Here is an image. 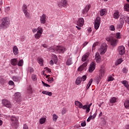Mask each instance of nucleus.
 Segmentation results:
<instances>
[{
  "instance_id": "obj_2",
  "label": "nucleus",
  "mask_w": 129,
  "mask_h": 129,
  "mask_svg": "<svg viewBox=\"0 0 129 129\" xmlns=\"http://www.w3.org/2000/svg\"><path fill=\"white\" fill-rule=\"evenodd\" d=\"M106 40L107 42H110L111 45L112 46V47H115L116 46L117 40L113 38L112 37H107L106 38Z\"/></svg>"
},
{
  "instance_id": "obj_61",
  "label": "nucleus",
  "mask_w": 129,
  "mask_h": 129,
  "mask_svg": "<svg viewBox=\"0 0 129 129\" xmlns=\"http://www.w3.org/2000/svg\"><path fill=\"white\" fill-rule=\"evenodd\" d=\"M29 72L30 73H33L34 72V70L32 68H29Z\"/></svg>"
},
{
  "instance_id": "obj_52",
  "label": "nucleus",
  "mask_w": 129,
  "mask_h": 129,
  "mask_svg": "<svg viewBox=\"0 0 129 129\" xmlns=\"http://www.w3.org/2000/svg\"><path fill=\"white\" fill-rule=\"evenodd\" d=\"M110 31H114L115 30V28H114V25H111L110 26Z\"/></svg>"
},
{
  "instance_id": "obj_57",
  "label": "nucleus",
  "mask_w": 129,
  "mask_h": 129,
  "mask_svg": "<svg viewBox=\"0 0 129 129\" xmlns=\"http://www.w3.org/2000/svg\"><path fill=\"white\" fill-rule=\"evenodd\" d=\"M24 129H29V127L27 125V124H24L23 126Z\"/></svg>"
},
{
  "instance_id": "obj_36",
  "label": "nucleus",
  "mask_w": 129,
  "mask_h": 129,
  "mask_svg": "<svg viewBox=\"0 0 129 129\" xmlns=\"http://www.w3.org/2000/svg\"><path fill=\"white\" fill-rule=\"evenodd\" d=\"M100 80H101V78L100 77V76H98L96 77V81L97 84H98L99 82H100Z\"/></svg>"
},
{
  "instance_id": "obj_9",
  "label": "nucleus",
  "mask_w": 129,
  "mask_h": 129,
  "mask_svg": "<svg viewBox=\"0 0 129 129\" xmlns=\"http://www.w3.org/2000/svg\"><path fill=\"white\" fill-rule=\"evenodd\" d=\"M56 50L57 52H58V53H64L66 50V49L63 46H58L56 48Z\"/></svg>"
},
{
  "instance_id": "obj_11",
  "label": "nucleus",
  "mask_w": 129,
  "mask_h": 129,
  "mask_svg": "<svg viewBox=\"0 0 129 129\" xmlns=\"http://www.w3.org/2000/svg\"><path fill=\"white\" fill-rule=\"evenodd\" d=\"M107 49V46L101 45V47L100 48V51H101V55H103L104 54H105V52H106Z\"/></svg>"
},
{
  "instance_id": "obj_13",
  "label": "nucleus",
  "mask_w": 129,
  "mask_h": 129,
  "mask_svg": "<svg viewBox=\"0 0 129 129\" xmlns=\"http://www.w3.org/2000/svg\"><path fill=\"white\" fill-rule=\"evenodd\" d=\"M121 16H120V23L118 25V28L119 29H120L121 28H122L124 24V20L123 19H121Z\"/></svg>"
},
{
  "instance_id": "obj_56",
  "label": "nucleus",
  "mask_w": 129,
  "mask_h": 129,
  "mask_svg": "<svg viewBox=\"0 0 129 129\" xmlns=\"http://www.w3.org/2000/svg\"><path fill=\"white\" fill-rule=\"evenodd\" d=\"M80 103V101H75V105H76L77 106H79Z\"/></svg>"
},
{
  "instance_id": "obj_3",
  "label": "nucleus",
  "mask_w": 129,
  "mask_h": 129,
  "mask_svg": "<svg viewBox=\"0 0 129 129\" xmlns=\"http://www.w3.org/2000/svg\"><path fill=\"white\" fill-rule=\"evenodd\" d=\"M11 120L12 121V125L15 127L19 126V120L15 116H13L11 117Z\"/></svg>"
},
{
  "instance_id": "obj_49",
  "label": "nucleus",
  "mask_w": 129,
  "mask_h": 129,
  "mask_svg": "<svg viewBox=\"0 0 129 129\" xmlns=\"http://www.w3.org/2000/svg\"><path fill=\"white\" fill-rule=\"evenodd\" d=\"M28 6L26 5L25 4L23 5V12H24V10H25V11H28Z\"/></svg>"
},
{
  "instance_id": "obj_40",
  "label": "nucleus",
  "mask_w": 129,
  "mask_h": 129,
  "mask_svg": "<svg viewBox=\"0 0 129 129\" xmlns=\"http://www.w3.org/2000/svg\"><path fill=\"white\" fill-rule=\"evenodd\" d=\"M53 120L56 121V120L58 119V116L56 114H53L52 115Z\"/></svg>"
},
{
  "instance_id": "obj_38",
  "label": "nucleus",
  "mask_w": 129,
  "mask_h": 129,
  "mask_svg": "<svg viewBox=\"0 0 129 129\" xmlns=\"http://www.w3.org/2000/svg\"><path fill=\"white\" fill-rule=\"evenodd\" d=\"M23 64H24V60L23 59H21L20 60H19V61L18 63V66H20V67L23 66Z\"/></svg>"
},
{
  "instance_id": "obj_31",
  "label": "nucleus",
  "mask_w": 129,
  "mask_h": 129,
  "mask_svg": "<svg viewBox=\"0 0 129 129\" xmlns=\"http://www.w3.org/2000/svg\"><path fill=\"white\" fill-rule=\"evenodd\" d=\"M27 92L28 93H33V88H32L31 85H29V86L28 87L27 89Z\"/></svg>"
},
{
  "instance_id": "obj_4",
  "label": "nucleus",
  "mask_w": 129,
  "mask_h": 129,
  "mask_svg": "<svg viewBox=\"0 0 129 129\" xmlns=\"http://www.w3.org/2000/svg\"><path fill=\"white\" fill-rule=\"evenodd\" d=\"M99 26H100V18L97 17L94 23L95 30H98V28H99Z\"/></svg>"
},
{
  "instance_id": "obj_8",
  "label": "nucleus",
  "mask_w": 129,
  "mask_h": 129,
  "mask_svg": "<svg viewBox=\"0 0 129 129\" xmlns=\"http://www.w3.org/2000/svg\"><path fill=\"white\" fill-rule=\"evenodd\" d=\"M83 25H84V19L82 18H79L77 21V26L81 27L83 26Z\"/></svg>"
},
{
  "instance_id": "obj_53",
  "label": "nucleus",
  "mask_w": 129,
  "mask_h": 129,
  "mask_svg": "<svg viewBox=\"0 0 129 129\" xmlns=\"http://www.w3.org/2000/svg\"><path fill=\"white\" fill-rule=\"evenodd\" d=\"M81 126H85L86 125V121H84L81 124Z\"/></svg>"
},
{
  "instance_id": "obj_63",
  "label": "nucleus",
  "mask_w": 129,
  "mask_h": 129,
  "mask_svg": "<svg viewBox=\"0 0 129 129\" xmlns=\"http://www.w3.org/2000/svg\"><path fill=\"white\" fill-rule=\"evenodd\" d=\"M45 69L48 71V72L51 73V70L48 68H45Z\"/></svg>"
},
{
  "instance_id": "obj_50",
  "label": "nucleus",
  "mask_w": 129,
  "mask_h": 129,
  "mask_svg": "<svg viewBox=\"0 0 129 129\" xmlns=\"http://www.w3.org/2000/svg\"><path fill=\"white\" fill-rule=\"evenodd\" d=\"M38 63L43 65V63H44V60L42 58H39L38 59Z\"/></svg>"
},
{
  "instance_id": "obj_42",
  "label": "nucleus",
  "mask_w": 129,
  "mask_h": 129,
  "mask_svg": "<svg viewBox=\"0 0 129 129\" xmlns=\"http://www.w3.org/2000/svg\"><path fill=\"white\" fill-rule=\"evenodd\" d=\"M95 58L96 61H100V55L99 54H98V56L97 54H96Z\"/></svg>"
},
{
  "instance_id": "obj_29",
  "label": "nucleus",
  "mask_w": 129,
  "mask_h": 129,
  "mask_svg": "<svg viewBox=\"0 0 129 129\" xmlns=\"http://www.w3.org/2000/svg\"><path fill=\"white\" fill-rule=\"evenodd\" d=\"M124 11H125L126 12H129V4H124Z\"/></svg>"
},
{
  "instance_id": "obj_43",
  "label": "nucleus",
  "mask_w": 129,
  "mask_h": 129,
  "mask_svg": "<svg viewBox=\"0 0 129 129\" xmlns=\"http://www.w3.org/2000/svg\"><path fill=\"white\" fill-rule=\"evenodd\" d=\"M42 83L43 85V86H45V87H50L51 86H50L49 85L45 83V82H43V81H42Z\"/></svg>"
},
{
  "instance_id": "obj_44",
  "label": "nucleus",
  "mask_w": 129,
  "mask_h": 129,
  "mask_svg": "<svg viewBox=\"0 0 129 129\" xmlns=\"http://www.w3.org/2000/svg\"><path fill=\"white\" fill-rule=\"evenodd\" d=\"M122 59L121 58H119V59H118V60L117 61V63H116V65H119V64L121 63V62H122Z\"/></svg>"
},
{
  "instance_id": "obj_54",
  "label": "nucleus",
  "mask_w": 129,
  "mask_h": 129,
  "mask_svg": "<svg viewBox=\"0 0 129 129\" xmlns=\"http://www.w3.org/2000/svg\"><path fill=\"white\" fill-rule=\"evenodd\" d=\"M9 85H14L15 83H14V82L13 81H10L9 82Z\"/></svg>"
},
{
  "instance_id": "obj_64",
  "label": "nucleus",
  "mask_w": 129,
  "mask_h": 129,
  "mask_svg": "<svg viewBox=\"0 0 129 129\" xmlns=\"http://www.w3.org/2000/svg\"><path fill=\"white\" fill-rule=\"evenodd\" d=\"M125 129H129V124L126 125L125 126Z\"/></svg>"
},
{
  "instance_id": "obj_12",
  "label": "nucleus",
  "mask_w": 129,
  "mask_h": 129,
  "mask_svg": "<svg viewBox=\"0 0 129 129\" xmlns=\"http://www.w3.org/2000/svg\"><path fill=\"white\" fill-rule=\"evenodd\" d=\"M67 5H68L67 1L63 0V1H61V2L58 4V7H63V8H65V7H66Z\"/></svg>"
},
{
  "instance_id": "obj_58",
  "label": "nucleus",
  "mask_w": 129,
  "mask_h": 129,
  "mask_svg": "<svg viewBox=\"0 0 129 129\" xmlns=\"http://www.w3.org/2000/svg\"><path fill=\"white\" fill-rule=\"evenodd\" d=\"M87 105H85L83 106L82 108H83V109H86V110H87Z\"/></svg>"
},
{
  "instance_id": "obj_47",
  "label": "nucleus",
  "mask_w": 129,
  "mask_h": 129,
  "mask_svg": "<svg viewBox=\"0 0 129 129\" xmlns=\"http://www.w3.org/2000/svg\"><path fill=\"white\" fill-rule=\"evenodd\" d=\"M41 35L39 34L38 33H36L35 35V39H40V37H41Z\"/></svg>"
},
{
  "instance_id": "obj_21",
  "label": "nucleus",
  "mask_w": 129,
  "mask_h": 129,
  "mask_svg": "<svg viewBox=\"0 0 129 129\" xmlns=\"http://www.w3.org/2000/svg\"><path fill=\"white\" fill-rule=\"evenodd\" d=\"M86 66H87V63H83L82 66H81L78 69V71H82V70H83L84 69V67H86Z\"/></svg>"
},
{
  "instance_id": "obj_45",
  "label": "nucleus",
  "mask_w": 129,
  "mask_h": 129,
  "mask_svg": "<svg viewBox=\"0 0 129 129\" xmlns=\"http://www.w3.org/2000/svg\"><path fill=\"white\" fill-rule=\"evenodd\" d=\"M86 78H87V77H86V75H84L82 77H81V80L82 81H85L86 80Z\"/></svg>"
},
{
  "instance_id": "obj_5",
  "label": "nucleus",
  "mask_w": 129,
  "mask_h": 129,
  "mask_svg": "<svg viewBox=\"0 0 129 129\" xmlns=\"http://www.w3.org/2000/svg\"><path fill=\"white\" fill-rule=\"evenodd\" d=\"M118 52L121 56L124 55V53H125V48H124V46L122 45L119 46L118 48Z\"/></svg>"
},
{
  "instance_id": "obj_23",
  "label": "nucleus",
  "mask_w": 129,
  "mask_h": 129,
  "mask_svg": "<svg viewBox=\"0 0 129 129\" xmlns=\"http://www.w3.org/2000/svg\"><path fill=\"white\" fill-rule=\"evenodd\" d=\"M23 13L27 19H30V13L28 12V10H23Z\"/></svg>"
},
{
  "instance_id": "obj_15",
  "label": "nucleus",
  "mask_w": 129,
  "mask_h": 129,
  "mask_svg": "<svg viewBox=\"0 0 129 129\" xmlns=\"http://www.w3.org/2000/svg\"><path fill=\"white\" fill-rule=\"evenodd\" d=\"M88 57H89V52H87L82 56V61L83 62H85V61H86V60H87Z\"/></svg>"
},
{
  "instance_id": "obj_48",
  "label": "nucleus",
  "mask_w": 129,
  "mask_h": 129,
  "mask_svg": "<svg viewBox=\"0 0 129 129\" xmlns=\"http://www.w3.org/2000/svg\"><path fill=\"white\" fill-rule=\"evenodd\" d=\"M0 82H1V84H4V83H6V80H5L4 78H2L0 79Z\"/></svg>"
},
{
  "instance_id": "obj_7",
  "label": "nucleus",
  "mask_w": 129,
  "mask_h": 129,
  "mask_svg": "<svg viewBox=\"0 0 129 129\" xmlns=\"http://www.w3.org/2000/svg\"><path fill=\"white\" fill-rule=\"evenodd\" d=\"M14 96L15 97V101H16V102H20V101H21V93H15L14 94Z\"/></svg>"
},
{
  "instance_id": "obj_51",
  "label": "nucleus",
  "mask_w": 129,
  "mask_h": 129,
  "mask_svg": "<svg viewBox=\"0 0 129 129\" xmlns=\"http://www.w3.org/2000/svg\"><path fill=\"white\" fill-rule=\"evenodd\" d=\"M116 36L117 39H120V33L117 32L116 34Z\"/></svg>"
},
{
  "instance_id": "obj_26",
  "label": "nucleus",
  "mask_w": 129,
  "mask_h": 129,
  "mask_svg": "<svg viewBox=\"0 0 129 129\" xmlns=\"http://www.w3.org/2000/svg\"><path fill=\"white\" fill-rule=\"evenodd\" d=\"M124 105L125 108H129V99H127L125 101Z\"/></svg>"
},
{
  "instance_id": "obj_55",
  "label": "nucleus",
  "mask_w": 129,
  "mask_h": 129,
  "mask_svg": "<svg viewBox=\"0 0 129 129\" xmlns=\"http://www.w3.org/2000/svg\"><path fill=\"white\" fill-rule=\"evenodd\" d=\"M122 72L124 73H127V69H126L125 68H123L122 70Z\"/></svg>"
},
{
  "instance_id": "obj_16",
  "label": "nucleus",
  "mask_w": 129,
  "mask_h": 129,
  "mask_svg": "<svg viewBox=\"0 0 129 129\" xmlns=\"http://www.w3.org/2000/svg\"><path fill=\"white\" fill-rule=\"evenodd\" d=\"M123 19L126 23H127L129 25V17L127 16L121 15V19Z\"/></svg>"
},
{
  "instance_id": "obj_39",
  "label": "nucleus",
  "mask_w": 129,
  "mask_h": 129,
  "mask_svg": "<svg viewBox=\"0 0 129 129\" xmlns=\"http://www.w3.org/2000/svg\"><path fill=\"white\" fill-rule=\"evenodd\" d=\"M98 45V42H95L92 46V50L93 51V50H95V47Z\"/></svg>"
},
{
  "instance_id": "obj_32",
  "label": "nucleus",
  "mask_w": 129,
  "mask_h": 129,
  "mask_svg": "<svg viewBox=\"0 0 129 129\" xmlns=\"http://www.w3.org/2000/svg\"><path fill=\"white\" fill-rule=\"evenodd\" d=\"M20 77L19 76H14L13 77V81H15V82H18L19 80H20Z\"/></svg>"
},
{
  "instance_id": "obj_59",
  "label": "nucleus",
  "mask_w": 129,
  "mask_h": 129,
  "mask_svg": "<svg viewBox=\"0 0 129 129\" xmlns=\"http://www.w3.org/2000/svg\"><path fill=\"white\" fill-rule=\"evenodd\" d=\"M62 114H65L66 113V110L65 109H63L61 111Z\"/></svg>"
},
{
  "instance_id": "obj_14",
  "label": "nucleus",
  "mask_w": 129,
  "mask_h": 129,
  "mask_svg": "<svg viewBox=\"0 0 129 129\" xmlns=\"http://www.w3.org/2000/svg\"><path fill=\"white\" fill-rule=\"evenodd\" d=\"M47 16L45 14H43L41 17L40 19V23L41 24H45L46 23V17Z\"/></svg>"
},
{
  "instance_id": "obj_6",
  "label": "nucleus",
  "mask_w": 129,
  "mask_h": 129,
  "mask_svg": "<svg viewBox=\"0 0 129 129\" xmlns=\"http://www.w3.org/2000/svg\"><path fill=\"white\" fill-rule=\"evenodd\" d=\"M2 103L3 104L4 106L8 107V108H11V107H12V104L11 103V102H10V101L8 100H3L2 101Z\"/></svg>"
},
{
  "instance_id": "obj_18",
  "label": "nucleus",
  "mask_w": 129,
  "mask_h": 129,
  "mask_svg": "<svg viewBox=\"0 0 129 129\" xmlns=\"http://www.w3.org/2000/svg\"><path fill=\"white\" fill-rule=\"evenodd\" d=\"M11 64L13 66H16L18 64V60L16 58H13L11 60Z\"/></svg>"
},
{
  "instance_id": "obj_28",
  "label": "nucleus",
  "mask_w": 129,
  "mask_h": 129,
  "mask_svg": "<svg viewBox=\"0 0 129 129\" xmlns=\"http://www.w3.org/2000/svg\"><path fill=\"white\" fill-rule=\"evenodd\" d=\"M121 83L123 84L124 86H125V87H126L127 88L129 86L128 82L126 81H122Z\"/></svg>"
},
{
  "instance_id": "obj_1",
  "label": "nucleus",
  "mask_w": 129,
  "mask_h": 129,
  "mask_svg": "<svg viewBox=\"0 0 129 129\" xmlns=\"http://www.w3.org/2000/svg\"><path fill=\"white\" fill-rule=\"evenodd\" d=\"M10 26V20L9 18L5 17L2 19V23L0 25V30L7 29Z\"/></svg>"
},
{
  "instance_id": "obj_37",
  "label": "nucleus",
  "mask_w": 129,
  "mask_h": 129,
  "mask_svg": "<svg viewBox=\"0 0 129 129\" xmlns=\"http://www.w3.org/2000/svg\"><path fill=\"white\" fill-rule=\"evenodd\" d=\"M110 102L111 103H115V102H116V98H112L110 100Z\"/></svg>"
},
{
  "instance_id": "obj_33",
  "label": "nucleus",
  "mask_w": 129,
  "mask_h": 129,
  "mask_svg": "<svg viewBox=\"0 0 129 129\" xmlns=\"http://www.w3.org/2000/svg\"><path fill=\"white\" fill-rule=\"evenodd\" d=\"M45 121H46L45 117H42L39 120V123H40V124H43V123H44Z\"/></svg>"
},
{
  "instance_id": "obj_27",
  "label": "nucleus",
  "mask_w": 129,
  "mask_h": 129,
  "mask_svg": "<svg viewBox=\"0 0 129 129\" xmlns=\"http://www.w3.org/2000/svg\"><path fill=\"white\" fill-rule=\"evenodd\" d=\"M37 30L38 31H37V34H39L42 35V34L43 33V29H42L41 27H38Z\"/></svg>"
},
{
  "instance_id": "obj_41",
  "label": "nucleus",
  "mask_w": 129,
  "mask_h": 129,
  "mask_svg": "<svg viewBox=\"0 0 129 129\" xmlns=\"http://www.w3.org/2000/svg\"><path fill=\"white\" fill-rule=\"evenodd\" d=\"M31 77L32 80H33L34 81H36V80H37V76L36 75H32Z\"/></svg>"
},
{
  "instance_id": "obj_17",
  "label": "nucleus",
  "mask_w": 129,
  "mask_h": 129,
  "mask_svg": "<svg viewBox=\"0 0 129 129\" xmlns=\"http://www.w3.org/2000/svg\"><path fill=\"white\" fill-rule=\"evenodd\" d=\"M90 7H91L90 5L86 6V7L84 8V9L83 10L82 14H83V15H84V14H85V13H87L88 12V11H89Z\"/></svg>"
},
{
  "instance_id": "obj_10",
  "label": "nucleus",
  "mask_w": 129,
  "mask_h": 129,
  "mask_svg": "<svg viewBox=\"0 0 129 129\" xmlns=\"http://www.w3.org/2000/svg\"><path fill=\"white\" fill-rule=\"evenodd\" d=\"M95 62H92L90 64V67L89 68V72L91 73L93 72L94 69H95Z\"/></svg>"
},
{
  "instance_id": "obj_35",
  "label": "nucleus",
  "mask_w": 129,
  "mask_h": 129,
  "mask_svg": "<svg viewBox=\"0 0 129 129\" xmlns=\"http://www.w3.org/2000/svg\"><path fill=\"white\" fill-rule=\"evenodd\" d=\"M92 105V103H91L87 107V109L86 110V113H88L90 111V106Z\"/></svg>"
},
{
  "instance_id": "obj_46",
  "label": "nucleus",
  "mask_w": 129,
  "mask_h": 129,
  "mask_svg": "<svg viewBox=\"0 0 129 129\" xmlns=\"http://www.w3.org/2000/svg\"><path fill=\"white\" fill-rule=\"evenodd\" d=\"M114 80V78L112 77H109L107 80V81L109 82V81H113Z\"/></svg>"
},
{
  "instance_id": "obj_22",
  "label": "nucleus",
  "mask_w": 129,
  "mask_h": 129,
  "mask_svg": "<svg viewBox=\"0 0 129 129\" xmlns=\"http://www.w3.org/2000/svg\"><path fill=\"white\" fill-rule=\"evenodd\" d=\"M43 94H45V95H48V96H51L53 93L51 92L47 91H43L42 92Z\"/></svg>"
},
{
  "instance_id": "obj_34",
  "label": "nucleus",
  "mask_w": 129,
  "mask_h": 129,
  "mask_svg": "<svg viewBox=\"0 0 129 129\" xmlns=\"http://www.w3.org/2000/svg\"><path fill=\"white\" fill-rule=\"evenodd\" d=\"M106 12V10L105 9L101 10L100 12V16H104V15L105 14Z\"/></svg>"
},
{
  "instance_id": "obj_25",
  "label": "nucleus",
  "mask_w": 129,
  "mask_h": 129,
  "mask_svg": "<svg viewBox=\"0 0 129 129\" xmlns=\"http://www.w3.org/2000/svg\"><path fill=\"white\" fill-rule=\"evenodd\" d=\"M72 58H70L68 59V60H67L66 65H67L68 66H70V65H72Z\"/></svg>"
},
{
  "instance_id": "obj_19",
  "label": "nucleus",
  "mask_w": 129,
  "mask_h": 129,
  "mask_svg": "<svg viewBox=\"0 0 129 129\" xmlns=\"http://www.w3.org/2000/svg\"><path fill=\"white\" fill-rule=\"evenodd\" d=\"M13 53L14 55H17V54H19V49L16 45H14L13 46Z\"/></svg>"
},
{
  "instance_id": "obj_24",
  "label": "nucleus",
  "mask_w": 129,
  "mask_h": 129,
  "mask_svg": "<svg viewBox=\"0 0 129 129\" xmlns=\"http://www.w3.org/2000/svg\"><path fill=\"white\" fill-rule=\"evenodd\" d=\"M82 81L81 80V77H78L76 80V84L77 85H79V84L81 83Z\"/></svg>"
},
{
  "instance_id": "obj_60",
  "label": "nucleus",
  "mask_w": 129,
  "mask_h": 129,
  "mask_svg": "<svg viewBox=\"0 0 129 129\" xmlns=\"http://www.w3.org/2000/svg\"><path fill=\"white\" fill-rule=\"evenodd\" d=\"M83 106V105L82 104V103H81V102H80L78 106L79 108H82Z\"/></svg>"
},
{
  "instance_id": "obj_30",
  "label": "nucleus",
  "mask_w": 129,
  "mask_h": 129,
  "mask_svg": "<svg viewBox=\"0 0 129 129\" xmlns=\"http://www.w3.org/2000/svg\"><path fill=\"white\" fill-rule=\"evenodd\" d=\"M93 81V80L92 79H91L90 80V81H89V83H88V85L86 87V90H87V89H88L90 87Z\"/></svg>"
},
{
  "instance_id": "obj_20",
  "label": "nucleus",
  "mask_w": 129,
  "mask_h": 129,
  "mask_svg": "<svg viewBox=\"0 0 129 129\" xmlns=\"http://www.w3.org/2000/svg\"><path fill=\"white\" fill-rule=\"evenodd\" d=\"M114 19H118L119 18V12L118 11H115L113 14Z\"/></svg>"
},
{
  "instance_id": "obj_62",
  "label": "nucleus",
  "mask_w": 129,
  "mask_h": 129,
  "mask_svg": "<svg viewBox=\"0 0 129 129\" xmlns=\"http://www.w3.org/2000/svg\"><path fill=\"white\" fill-rule=\"evenodd\" d=\"M42 46L43 47V48H46V49H48V48H49V47H48V45H47V44H43Z\"/></svg>"
}]
</instances>
